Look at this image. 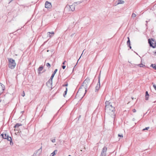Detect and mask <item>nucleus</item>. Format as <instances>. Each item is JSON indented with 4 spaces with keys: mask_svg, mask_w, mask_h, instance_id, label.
<instances>
[{
    "mask_svg": "<svg viewBox=\"0 0 156 156\" xmlns=\"http://www.w3.org/2000/svg\"><path fill=\"white\" fill-rule=\"evenodd\" d=\"M105 112L110 116H115L114 112L115 107L112 106V104L109 102L106 101L105 103Z\"/></svg>",
    "mask_w": 156,
    "mask_h": 156,
    "instance_id": "nucleus-1",
    "label": "nucleus"
},
{
    "mask_svg": "<svg viewBox=\"0 0 156 156\" xmlns=\"http://www.w3.org/2000/svg\"><path fill=\"white\" fill-rule=\"evenodd\" d=\"M87 91V89L85 88L80 87L78 91L76 94V97L80 96V98H82L85 95Z\"/></svg>",
    "mask_w": 156,
    "mask_h": 156,
    "instance_id": "nucleus-2",
    "label": "nucleus"
},
{
    "mask_svg": "<svg viewBox=\"0 0 156 156\" xmlns=\"http://www.w3.org/2000/svg\"><path fill=\"white\" fill-rule=\"evenodd\" d=\"M9 67L12 69H14L16 66V63L14 60L12 58H8Z\"/></svg>",
    "mask_w": 156,
    "mask_h": 156,
    "instance_id": "nucleus-3",
    "label": "nucleus"
},
{
    "mask_svg": "<svg viewBox=\"0 0 156 156\" xmlns=\"http://www.w3.org/2000/svg\"><path fill=\"white\" fill-rule=\"evenodd\" d=\"M148 41L150 44V46L152 47L153 48H154L156 47V42L152 38L151 39H148Z\"/></svg>",
    "mask_w": 156,
    "mask_h": 156,
    "instance_id": "nucleus-4",
    "label": "nucleus"
},
{
    "mask_svg": "<svg viewBox=\"0 0 156 156\" xmlns=\"http://www.w3.org/2000/svg\"><path fill=\"white\" fill-rule=\"evenodd\" d=\"M90 81V79L89 78H87L84 81L82 85L81 86L85 88L86 89L88 87V83Z\"/></svg>",
    "mask_w": 156,
    "mask_h": 156,
    "instance_id": "nucleus-5",
    "label": "nucleus"
},
{
    "mask_svg": "<svg viewBox=\"0 0 156 156\" xmlns=\"http://www.w3.org/2000/svg\"><path fill=\"white\" fill-rule=\"evenodd\" d=\"M42 152V147L34 153L33 156H40Z\"/></svg>",
    "mask_w": 156,
    "mask_h": 156,
    "instance_id": "nucleus-6",
    "label": "nucleus"
},
{
    "mask_svg": "<svg viewBox=\"0 0 156 156\" xmlns=\"http://www.w3.org/2000/svg\"><path fill=\"white\" fill-rule=\"evenodd\" d=\"M107 150V147H104L102 149L100 156H106Z\"/></svg>",
    "mask_w": 156,
    "mask_h": 156,
    "instance_id": "nucleus-7",
    "label": "nucleus"
},
{
    "mask_svg": "<svg viewBox=\"0 0 156 156\" xmlns=\"http://www.w3.org/2000/svg\"><path fill=\"white\" fill-rule=\"evenodd\" d=\"M100 75H101V72L100 73L99 75L98 76V83L97 84L96 86L95 87V90L96 91H98L100 87Z\"/></svg>",
    "mask_w": 156,
    "mask_h": 156,
    "instance_id": "nucleus-8",
    "label": "nucleus"
},
{
    "mask_svg": "<svg viewBox=\"0 0 156 156\" xmlns=\"http://www.w3.org/2000/svg\"><path fill=\"white\" fill-rule=\"evenodd\" d=\"M1 136H2L3 139H7V140L11 137L9 136L6 133H5V132L1 134Z\"/></svg>",
    "mask_w": 156,
    "mask_h": 156,
    "instance_id": "nucleus-9",
    "label": "nucleus"
},
{
    "mask_svg": "<svg viewBox=\"0 0 156 156\" xmlns=\"http://www.w3.org/2000/svg\"><path fill=\"white\" fill-rule=\"evenodd\" d=\"M69 6L70 8L69 10H70V9L71 11H73L75 10V3L73 4L72 5H69Z\"/></svg>",
    "mask_w": 156,
    "mask_h": 156,
    "instance_id": "nucleus-10",
    "label": "nucleus"
},
{
    "mask_svg": "<svg viewBox=\"0 0 156 156\" xmlns=\"http://www.w3.org/2000/svg\"><path fill=\"white\" fill-rule=\"evenodd\" d=\"M43 69V66H40L38 69V73L39 74L41 73V71H42Z\"/></svg>",
    "mask_w": 156,
    "mask_h": 156,
    "instance_id": "nucleus-11",
    "label": "nucleus"
},
{
    "mask_svg": "<svg viewBox=\"0 0 156 156\" xmlns=\"http://www.w3.org/2000/svg\"><path fill=\"white\" fill-rule=\"evenodd\" d=\"M49 1H47L45 4V8H47L48 9L49 8Z\"/></svg>",
    "mask_w": 156,
    "mask_h": 156,
    "instance_id": "nucleus-12",
    "label": "nucleus"
},
{
    "mask_svg": "<svg viewBox=\"0 0 156 156\" xmlns=\"http://www.w3.org/2000/svg\"><path fill=\"white\" fill-rule=\"evenodd\" d=\"M22 126V124H21L17 123H16L14 126V128H18L19 126Z\"/></svg>",
    "mask_w": 156,
    "mask_h": 156,
    "instance_id": "nucleus-13",
    "label": "nucleus"
},
{
    "mask_svg": "<svg viewBox=\"0 0 156 156\" xmlns=\"http://www.w3.org/2000/svg\"><path fill=\"white\" fill-rule=\"evenodd\" d=\"M8 141H10V144L12 146L13 145V143L12 140V138L11 137L8 140Z\"/></svg>",
    "mask_w": 156,
    "mask_h": 156,
    "instance_id": "nucleus-14",
    "label": "nucleus"
},
{
    "mask_svg": "<svg viewBox=\"0 0 156 156\" xmlns=\"http://www.w3.org/2000/svg\"><path fill=\"white\" fill-rule=\"evenodd\" d=\"M124 3V1L121 0H119L117 5L119 4H123Z\"/></svg>",
    "mask_w": 156,
    "mask_h": 156,
    "instance_id": "nucleus-15",
    "label": "nucleus"
},
{
    "mask_svg": "<svg viewBox=\"0 0 156 156\" xmlns=\"http://www.w3.org/2000/svg\"><path fill=\"white\" fill-rule=\"evenodd\" d=\"M57 152V150H55L51 154V156H54Z\"/></svg>",
    "mask_w": 156,
    "mask_h": 156,
    "instance_id": "nucleus-16",
    "label": "nucleus"
},
{
    "mask_svg": "<svg viewBox=\"0 0 156 156\" xmlns=\"http://www.w3.org/2000/svg\"><path fill=\"white\" fill-rule=\"evenodd\" d=\"M51 141L53 143H54L55 142V137H54L53 138H51L50 139Z\"/></svg>",
    "mask_w": 156,
    "mask_h": 156,
    "instance_id": "nucleus-17",
    "label": "nucleus"
},
{
    "mask_svg": "<svg viewBox=\"0 0 156 156\" xmlns=\"http://www.w3.org/2000/svg\"><path fill=\"white\" fill-rule=\"evenodd\" d=\"M127 38L128 39V40L127 42V44L128 45V46H130V41L129 40V37H127Z\"/></svg>",
    "mask_w": 156,
    "mask_h": 156,
    "instance_id": "nucleus-18",
    "label": "nucleus"
},
{
    "mask_svg": "<svg viewBox=\"0 0 156 156\" xmlns=\"http://www.w3.org/2000/svg\"><path fill=\"white\" fill-rule=\"evenodd\" d=\"M67 88H66V90L65 91V92L63 94V96L64 97H65V96L66 95V94H67Z\"/></svg>",
    "mask_w": 156,
    "mask_h": 156,
    "instance_id": "nucleus-19",
    "label": "nucleus"
},
{
    "mask_svg": "<svg viewBox=\"0 0 156 156\" xmlns=\"http://www.w3.org/2000/svg\"><path fill=\"white\" fill-rule=\"evenodd\" d=\"M154 69L156 70V65L155 64H152L151 66Z\"/></svg>",
    "mask_w": 156,
    "mask_h": 156,
    "instance_id": "nucleus-20",
    "label": "nucleus"
},
{
    "mask_svg": "<svg viewBox=\"0 0 156 156\" xmlns=\"http://www.w3.org/2000/svg\"><path fill=\"white\" fill-rule=\"evenodd\" d=\"M137 66H140V67H143L145 66L144 65L142 64H139L137 65Z\"/></svg>",
    "mask_w": 156,
    "mask_h": 156,
    "instance_id": "nucleus-21",
    "label": "nucleus"
},
{
    "mask_svg": "<svg viewBox=\"0 0 156 156\" xmlns=\"http://www.w3.org/2000/svg\"><path fill=\"white\" fill-rule=\"evenodd\" d=\"M50 34H51L52 36H53L54 34V32H49V37H51V36L50 35Z\"/></svg>",
    "mask_w": 156,
    "mask_h": 156,
    "instance_id": "nucleus-22",
    "label": "nucleus"
},
{
    "mask_svg": "<svg viewBox=\"0 0 156 156\" xmlns=\"http://www.w3.org/2000/svg\"><path fill=\"white\" fill-rule=\"evenodd\" d=\"M152 84L153 85V87L156 90V85L154 84L153 83H152Z\"/></svg>",
    "mask_w": 156,
    "mask_h": 156,
    "instance_id": "nucleus-23",
    "label": "nucleus"
},
{
    "mask_svg": "<svg viewBox=\"0 0 156 156\" xmlns=\"http://www.w3.org/2000/svg\"><path fill=\"white\" fill-rule=\"evenodd\" d=\"M136 16V15L134 13H133L131 17L133 18H134Z\"/></svg>",
    "mask_w": 156,
    "mask_h": 156,
    "instance_id": "nucleus-24",
    "label": "nucleus"
},
{
    "mask_svg": "<svg viewBox=\"0 0 156 156\" xmlns=\"http://www.w3.org/2000/svg\"><path fill=\"white\" fill-rule=\"evenodd\" d=\"M118 136H119V137H121V138H123V135H122V134H121V135H120V134H119L118 135Z\"/></svg>",
    "mask_w": 156,
    "mask_h": 156,
    "instance_id": "nucleus-25",
    "label": "nucleus"
},
{
    "mask_svg": "<svg viewBox=\"0 0 156 156\" xmlns=\"http://www.w3.org/2000/svg\"><path fill=\"white\" fill-rule=\"evenodd\" d=\"M57 69H56L55 71H54L53 73L55 74V73H56L57 72Z\"/></svg>",
    "mask_w": 156,
    "mask_h": 156,
    "instance_id": "nucleus-26",
    "label": "nucleus"
},
{
    "mask_svg": "<svg viewBox=\"0 0 156 156\" xmlns=\"http://www.w3.org/2000/svg\"><path fill=\"white\" fill-rule=\"evenodd\" d=\"M149 96H147L145 95V99L146 100H147L148 99Z\"/></svg>",
    "mask_w": 156,
    "mask_h": 156,
    "instance_id": "nucleus-27",
    "label": "nucleus"
},
{
    "mask_svg": "<svg viewBox=\"0 0 156 156\" xmlns=\"http://www.w3.org/2000/svg\"><path fill=\"white\" fill-rule=\"evenodd\" d=\"M149 127H146L145 129H143V130H147L149 129Z\"/></svg>",
    "mask_w": 156,
    "mask_h": 156,
    "instance_id": "nucleus-28",
    "label": "nucleus"
},
{
    "mask_svg": "<svg viewBox=\"0 0 156 156\" xmlns=\"http://www.w3.org/2000/svg\"><path fill=\"white\" fill-rule=\"evenodd\" d=\"M146 96H149V95L148 94V92L147 91H146Z\"/></svg>",
    "mask_w": 156,
    "mask_h": 156,
    "instance_id": "nucleus-29",
    "label": "nucleus"
},
{
    "mask_svg": "<svg viewBox=\"0 0 156 156\" xmlns=\"http://www.w3.org/2000/svg\"><path fill=\"white\" fill-rule=\"evenodd\" d=\"M81 2H76V3H74L75 4H79Z\"/></svg>",
    "mask_w": 156,
    "mask_h": 156,
    "instance_id": "nucleus-30",
    "label": "nucleus"
},
{
    "mask_svg": "<svg viewBox=\"0 0 156 156\" xmlns=\"http://www.w3.org/2000/svg\"><path fill=\"white\" fill-rule=\"evenodd\" d=\"M22 96L23 97H24L25 96V93L24 91H23V94H22Z\"/></svg>",
    "mask_w": 156,
    "mask_h": 156,
    "instance_id": "nucleus-31",
    "label": "nucleus"
},
{
    "mask_svg": "<svg viewBox=\"0 0 156 156\" xmlns=\"http://www.w3.org/2000/svg\"><path fill=\"white\" fill-rule=\"evenodd\" d=\"M46 65L47 67H49V63H47L46 64Z\"/></svg>",
    "mask_w": 156,
    "mask_h": 156,
    "instance_id": "nucleus-32",
    "label": "nucleus"
},
{
    "mask_svg": "<svg viewBox=\"0 0 156 156\" xmlns=\"http://www.w3.org/2000/svg\"><path fill=\"white\" fill-rule=\"evenodd\" d=\"M133 112H136V110L135 109H133Z\"/></svg>",
    "mask_w": 156,
    "mask_h": 156,
    "instance_id": "nucleus-33",
    "label": "nucleus"
},
{
    "mask_svg": "<svg viewBox=\"0 0 156 156\" xmlns=\"http://www.w3.org/2000/svg\"><path fill=\"white\" fill-rule=\"evenodd\" d=\"M65 67H66V66H62V68L63 69H65Z\"/></svg>",
    "mask_w": 156,
    "mask_h": 156,
    "instance_id": "nucleus-34",
    "label": "nucleus"
},
{
    "mask_svg": "<svg viewBox=\"0 0 156 156\" xmlns=\"http://www.w3.org/2000/svg\"><path fill=\"white\" fill-rule=\"evenodd\" d=\"M84 50L83 51V53H82L81 54V56H80V58H79V59L78 60V61L79 60V59H80V58L81 56L83 54V52H84Z\"/></svg>",
    "mask_w": 156,
    "mask_h": 156,
    "instance_id": "nucleus-35",
    "label": "nucleus"
},
{
    "mask_svg": "<svg viewBox=\"0 0 156 156\" xmlns=\"http://www.w3.org/2000/svg\"><path fill=\"white\" fill-rule=\"evenodd\" d=\"M50 6H51V7L52 6L51 3L49 2V8L50 7Z\"/></svg>",
    "mask_w": 156,
    "mask_h": 156,
    "instance_id": "nucleus-36",
    "label": "nucleus"
},
{
    "mask_svg": "<svg viewBox=\"0 0 156 156\" xmlns=\"http://www.w3.org/2000/svg\"><path fill=\"white\" fill-rule=\"evenodd\" d=\"M49 83V80H48L46 83V85H48V84Z\"/></svg>",
    "mask_w": 156,
    "mask_h": 156,
    "instance_id": "nucleus-37",
    "label": "nucleus"
},
{
    "mask_svg": "<svg viewBox=\"0 0 156 156\" xmlns=\"http://www.w3.org/2000/svg\"><path fill=\"white\" fill-rule=\"evenodd\" d=\"M68 84H67H67H66V85H63V86H68Z\"/></svg>",
    "mask_w": 156,
    "mask_h": 156,
    "instance_id": "nucleus-38",
    "label": "nucleus"
},
{
    "mask_svg": "<svg viewBox=\"0 0 156 156\" xmlns=\"http://www.w3.org/2000/svg\"><path fill=\"white\" fill-rule=\"evenodd\" d=\"M54 77H53V76H51V80H52V79H53V78Z\"/></svg>",
    "mask_w": 156,
    "mask_h": 156,
    "instance_id": "nucleus-39",
    "label": "nucleus"
},
{
    "mask_svg": "<svg viewBox=\"0 0 156 156\" xmlns=\"http://www.w3.org/2000/svg\"><path fill=\"white\" fill-rule=\"evenodd\" d=\"M66 61H65L64 62H63L62 64L64 65L65 64V63L66 62Z\"/></svg>",
    "mask_w": 156,
    "mask_h": 156,
    "instance_id": "nucleus-40",
    "label": "nucleus"
},
{
    "mask_svg": "<svg viewBox=\"0 0 156 156\" xmlns=\"http://www.w3.org/2000/svg\"><path fill=\"white\" fill-rule=\"evenodd\" d=\"M55 74L53 73L51 75L52 76H53V77H54V76H55Z\"/></svg>",
    "mask_w": 156,
    "mask_h": 156,
    "instance_id": "nucleus-41",
    "label": "nucleus"
},
{
    "mask_svg": "<svg viewBox=\"0 0 156 156\" xmlns=\"http://www.w3.org/2000/svg\"><path fill=\"white\" fill-rule=\"evenodd\" d=\"M129 46L130 48V49H131V46H130H130Z\"/></svg>",
    "mask_w": 156,
    "mask_h": 156,
    "instance_id": "nucleus-42",
    "label": "nucleus"
},
{
    "mask_svg": "<svg viewBox=\"0 0 156 156\" xmlns=\"http://www.w3.org/2000/svg\"><path fill=\"white\" fill-rule=\"evenodd\" d=\"M2 101V99L0 98V103Z\"/></svg>",
    "mask_w": 156,
    "mask_h": 156,
    "instance_id": "nucleus-43",
    "label": "nucleus"
},
{
    "mask_svg": "<svg viewBox=\"0 0 156 156\" xmlns=\"http://www.w3.org/2000/svg\"><path fill=\"white\" fill-rule=\"evenodd\" d=\"M131 98L132 99H134V98L133 97H131Z\"/></svg>",
    "mask_w": 156,
    "mask_h": 156,
    "instance_id": "nucleus-44",
    "label": "nucleus"
},
{
    "mask_svg": "<svg viewBox=\"0 0 156 156\" xmlns=\"http://www.w3.org/2000/svg\"><path fill=\"white\" fill-rule=\"evenodd\" d=\"M53 51H54V50H52V51H51V52H53Z\"/></svg>",
    "mask_w": 156,
    "mask_h": 156,
    "instance_id": "nucleus-45",
    "label": "nucleus"
},
{
    "mask_svg": "<svg viewBox=\"0 0 156 156\" xmlns=\"http://www.w3.org/2000/svg\"><path fill=\"white\" fill-rule=\"evenodd\" d=\"M51 67V65L50 64H49V67Z\"/></svg>",
    "mask_w": 156,
    "mask_h": 156,
    "instance_id": "nucleus-46",
    "label": "nucleus"
},
{
    "mask_svg": "<svg viewBox=\"0 0 156 156\" xmlns=\"http://www.w3.org/2000/svg\"><path fill=\"white\" fill-rule=\"evenodd\" d=\"M47 52H48V51H49V50H47Z\"/></svg>",
    "mask_w": 156,
    "mask_h": 156,
    "instance_id": "nucleus-47",
    "label": "nucleus"
},
{
    "mask_svg": "<svg viewBox=\"0 0 156 156\" xmlns=\"http://www.w3.org/2000/svg\"><path fill=\"white\" fill-rule=\"evenodd\" d=\"M154 54H156V51L154 52Z\"/></svg>",
    "mask_w": 156,
    "mask_h": 156,
    "instance_id": "nucleus-48",
    "label": "nucleus"
},
{
    "mask_svg": "<svg viewBox=\"0 0 156 156\" xmlns=\"http://www.w3.org/2000/svg\"><path fill=\"white\" fill-rule=\"evenodd\" d=\"M134 118H133V121H134Z\"/></svg>",
    "mask_w": 156,
    "mask_h": 156,
    "instance_id": "nucleus-49",
    "label": "nucleus"
},
{
    "mask_svg": "<svg viewBox=\"0 0 156 156\" xmlns=\"http://www.w3.org/2000/svg\"><path fill=\"white\" fill-rule=\"evenodd\" d=\"M68 156H71V155H68Z\"/></svg>",
    "mask_w": 156,
    "mask_h": 156,
    "instance_id": "nucleus-50",
    "label": "nucleus"
},
{
    "mask_svg": "<svg viewBox=\"0 0 156 156\" xmlns=\"http://www.w3.org/2000/svg\"><path fill=\"white\" fill-rule=\"evenodd\" d=\"M24 112L23 111H22V112Z\"/></svg>",
    "mask_w": 156,
    "mask_h": 156,
    "instance_id": "nucleus-51",
    "label": "nucleus"
}]
</instances>
